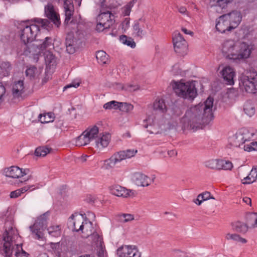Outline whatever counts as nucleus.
I'll list each match as a JSON object with an SVG mask.
<instances>
[{
	"label": "nucleus",
	"instance_id": "cd10ccee",
	"mask_svg": "<svg viewBox=\"0 0 257 257\" xmlns=\"http://www.w3.org/2000/svg\"><path fill=\"white\" fill-rule=\"evenodd\" d=\"M24 82L22 80L15 82L12 87V94L14 97H19L23 92Z\"/></svg>",
	"mask_w": 257,
	"mask_h": 257
},
{
	"label": "nucleus",
	"instance_id": "1a4fd4ad",
	"mask_svg": "<svg viewBox=\"0 0 257 257\" xmlns=\"http://www.w3.org/2000/svg\"><path fill=\"white\" fill-rule=\"evenodd\" d=\"M253 133L245 128L239 130L230 140V144L235 147H240L246 142L249 141Z\"/></svg>",
	"mask_w": 257,
	"mask_h": 257
},
{
	"label": "nucleus",
	"instance_id": "a211bd4d",
	"mask_svg": "<svg viewBox=\"0 0 257 257\" xmlns=\"http://www.w3.org/2000/svg\"><path fill=\"white\" fill-rule=\"evenodd\" d=\"M45 15L57 27L60 26L61 21L59 15L55 11L52 4H48L45 7Z\"/></svg>",
	"mask_w": 257,
	"mask_h": 257
},
{
	"label": "nucleus",
	"instance_id": "6e6552de",
	"mask_svg": "<svg viewBox=\"0 0 257 257\" xmlns=\"http://www.w3.org/2000/svg\"><path fill=\"white\" fill-rule=\"evenodd\" d=\"M137 152V150L134 149H128L125 151L117 152L109 159L104 161V167L106 169L113 168L122 160L134 157Z\"/></svg>",
	"mask_w": 257,
	"mask_h": 257
},
{
	"label": "nucleus",
	"instance_id": "680f3d73",
	"mask_svg": "<svg viewBox=\"0 0 257 257\" xmlns=\"http://www.w3.org/2000/svg\"><path fill=\"white\" fill-rule=\"evenodd\" d=\"M244 150L248 152H250L251 151H253L252 143H250L249 144L244 145L243 146Z\"/></svg>",
	"mask_w": 257,
	"mask_h": 257
},
{
	"label": "nucleus",
	"instance_id": "473e14b6",
	"mask_svg": "<svg viewBox=\"0 0 257 257\" xmlns=\"http://www.w3.org/2000/svg\"><path fill=\"white\" fill-rule=\"evenodd\" d=\"M39 121L42 123H49L52 122L55 118L54 114L52 112H48L45 113H41L38 116Z\"/></svg>",
	"mask_w": 257,
	"mask_h": 257
},
{
	"label": "nucleus",
	"instance_id": "09e8293b",
	"mask_svg": "<svg viewBox=\"0 0 257 257\" xmlns=\"http://www.w3.org/2000/svg\"><path fill=\"white\" fill-rule=\"evenodd\" d=\"M139 89V87L137 85H133L127 84L121 87V89L125 90L127 91L132 92Z\"/></svg>",
	"mask_w": 257,
	"mask_h": 257
},
{
	"label": "nucleus",
	"instance_id": "69168bd1",
	"mask_svg": "<svg viewBox=\"0 0 257 257\" xmlns=\"http://www.w3.org/2000/svg\"><path fill=\"white\" fill-rule=\"evenodd\" d=\"M5 87L3 85L0 84V100L1 99L3 95L5 93Z\"/></svg>",
	"mask_w": 257,
	"mask_h": 257
},
{
	"label": "nucleus",
	"instance_id": "bf43d9fd",
	"mask_svg": "<svg viewBox=\"0 0 257 257\" xmlns=\"http://www.w3.org/2000/svg\"><path fill=\"white\" fill-rule=\"evenodd\" d=\"M177 10L182 15H187V9L185 7L183 6L177 7Z\"/></svg>",
	"mask_w": 257,
	"mask_h": 257
},
{
	"label": "nucleus",
	"instance_id": "aec40b11",
	"mask_svg": "<svg viewBox=\"0 0 257 257\" xmlns=\"http://www.w3.org/2000/svg\"><path fill=\"white\" fill-rule=\"evenodd\" d=\"M174 50L176 53H181L186 49V42L181 34L176 32L173 37Z\"/></svg>",
	"mask_w": 257,
	"mask_h": 257
},
{
	"label": "nucleus",
	"instance_id": "f03ea898",
	"mask_svg": "<svg viewBox=\"0 0 257 257\" xmlns=\"http://www.w3.org/2000/svg\"><path fill=\"white\" fill-rule=\"evenodd\" d=\"M5 227L2 241L5 257H18L20 255L28 257L29 254L23 249L20 236L17 230L13 226L12 222H6Z\"/></svg>",
	"mask_w": 257,
	"mask_h": 257
},
{
	"label": "nucleus",
	"instance_id": "3c124183",
	"mask_svg": "<svg viewBox=\"0 0 257 257\" xmlns=\"http://www.w3.org/2000/svg\"><path fill=\"white\" fill-rule=\"evenodd\" d=\"M200 199H202L203 201H204L209 199H214V198L213 196H211L210 192H205L198 195V200Z\"/></svg>",
	"mask_w": 257,
	"mask_h": 257
},
{
	"label": "nucleus",
	"instance_id": "a19ab883",
	"mask_svg": "<svg viewBox=\"0 0 257 257\" xmlns=\"http://www.w3.org/2000/svg\"><path fill=\"white\" fill-rule=\"evenodd\" d=\"M48 233L53 237H58L60 235L61 231L59 225L52 226L47 228Z\"/></svg>",
	"mask_w": 257,
	"mask_h": 257
},
{
	"label": "nucleus",
	"instance_id": "4468645a",
	"mask_svg": "<svg viewBox=\"0 0 257 257\" xmlns=\"http://www.w3.org/2000/svg\"><path fill=\"white\" fill-rule=\"evenodd\" d=\"M239 42L227 40L222 44V52L227 59L235 60Z\"/></svg>",
	"mask_w": 257,
	"mask_h": 257
},
{
	"label": "nucleus",
	"instance_id": "a18cd8bd",
	"mask_svg": "<svg viewBox=\"0 0 257 257\" xmlns=\"http://www.w3.org/2000/svg\"><path fill=\"white\" fill-rule=\"evenodd\" d=\"M134 219L133 215L131 214H122L118 216V221L122 223H125Z\"/></svg>",
	"mask_w": 257,
	"mask_h": 257
},
{
	"label": "nucleus",
	"instance_id": "603ef678",
	"mask_svg": "<svg viewBox=\"0 0 257 257\" xmlns=\"http://www.w3.org/2000/svg\"><path fill=\"white\" fill-rule=\"evenodd\" d=\"M142 180V187L148 186L154 182L153 178H145Z\"/></svg>",
	"mask_w": 257,
	"mask_h": 257
},
{
	"label": "nucleus",
	"instance_id": "58836bf2",
	"mask_svg": "<svg viewBox=\"0 0 257 257\" xmlns=\"http://www.w3.org/2000/svg\"><path fill=\"white\" fill-rule=\"evenodd\" d=\"M119 39L122 43L131 47L132 48H134L136 47V43L131 38H128L125 35H121L120 36Z\"/></svg>",
	"mask_w": 257,
	"mask_h": 257
},
{
	"label": "nucleus",
	"instance_id": "a878e982",
	"mask_svg": "<svg viewBox=\"0 0 257 257\" xmlns=\"http://www.w3.org/2000/svg\"><path fill=\"white\" fill-rule=\"evenodd\" d=\"M144 21L140 19L137 21H135L133 25V34L135 37H137L142 39L146 34V32L143 30L144 27Z\"/></svg>",
	"mask_w": 257,
	"mask_h": 257
},
{
	"label": "nucleus",
	"instance_id": "20e7f679",
	"mask_svg": "<svg viewBox=\"0 0 257 257\" xmlns=\"http://www.w3.org/2000/svg\"><path fill=\"white\" fill-rule=\"evenodd\" d=\"M38 24L28 25L24 23L20 29V36L24 44L33 42L36 39L39 31L40 27L47 30H49L52 27L50 21L48 19H36L35 20Z\"/></svg>",
	"mask_w": 257,
	"mask_h": 257
},
{
	"label": "nucleus",
	"instance_id": "0eeeda50",
	"mask_svg": "<svg viewBox=\"0 0 257 257\" xmlns=\"http://www.w3.org/2000/svg\"><path fill=\"white\" fill-rule=\"evenodd\" d=\"M84 133L86 135L90 142H93V145L99 149H102L107 147L110 140L109 134H105L98 136V128L96 125L88 127Z\"/></svg>",
	"mask_w": 257,
	"mask_h": 257
},
{
	"label": "nucleus",
	"instance_id": "b1692460",
	"mask_svg": "<svg viewBox=\"0 0 257 257\" xmlns=\"http://www.w3.org/2000/svg\"><path fill=\"white\" fill-rule=\"evenodd\" d=\"M225 83L228 85L234 84L233 78L235 76V72L233 68L230 66H225L220 72Z\"/></svg>",
	"mask_w": 257,
	"mask_h": 257
},
{
	"label": "nucleus",
	"instance_id": "393cba45",
	"mask_svg": "<svg viewBox=\"0 0 257 257\" xmlns=\"http://www.w3.org/2000/svg\"><path fill=\"white\" fill-rule=\"evenodd\" d=\"M113 17L114 16L109 11H106L102 12L98 15L97 21L102 22L105 28H110L114 22Z\"/></svg>",
	"mask_w": 257,
	"mask_h": 257
},
{
	"label": "nucleus",
	"instance_id": "79ce46f5",
	"mask_svg": "<svg viewBox=\"0 0 257 257\" xmlns=\"http://www.w3.org/2000/svg\"><path fill=\"white\" fill-rule=\"evenodd\" d=\"M134 108V106L126 102H119L118 109L123 112H128L132 111Z\"/></svg>",
	"mask_w": 257,
	"mask_h": 257
},
{
	"label": "nucleus",
	"instance_id": "9b49d317",
	"mask_svg": "<svg viewBox=\"0 0 257 257\" xmlns=\"http://www.w3.org/2000/svg\"><path fill=\"white\" fill-rule=\"evenodd\" d=\"M257 73L252 72L249 75L241 76V83L244 87L246 92L255 93L257 90Z\"/></svg>",
	"mask_w": 257,
	"mask_h": 257
},
{
	"label": "nucleus",
	"instance_id": "8fccbe9b",
	"mask_svg": "<svg viewBox=\"0 0 257 257\" xmlns=\"http://www.w3.org/2000/svg\"><path fill=\"white\" fill-rule=\"evenodd\" d=\"M45 55L46 62L50 64L55 62V56L50 51L48 50L45 53Z\"/></svg>",
	"mask_w": 257,
	"mask_h": 257
},
{
	"label": "nucleus",
	"instance_id": "5701e85b",
	"mask_svg": "<svg viewBox=\"0 0 257 257\" xmlns=\"http://www.w3.org/2000/svg\"><path fill=\"white\" fill-rule=\"evenodd\" d=\"M94 242L96 245V254L97 257H106L102 238L98 234H93Z\"/></svg>",
	"mask_w": 257,
	"mask_h": 257
},
{
	"label": "nucleus",
	"instance_id": "de8ad7c7",
	"mask_svg": "<svg viewBox=\"0 0 257 257\" xmlns=\"http://www.w3.org/2000/svg\"><path fill=\"white\" fill-rule=\"evenodd\" d=\"M37 71V69L35 66H33L29 67L26 70V76L29 77L30 79L34 78Z\"/></svg>",
	"mask_w": 257,
	"mask_h": 257
},
{
	"label": "nucleus",
	"instance_id": "ddd939ff",
	"mask_svg": "<svg viewBox=\"0 0 257 257\" xmlns=\"http://www.w3.org/2000/svg\"><path fill=\"white\" fill-rule=\"evenodd\" d=\"M2 175L5 177H31L33 173L29 169H23L17 166L6 167L1 171Z\"/></svg>",
	"mask_w": 257,
	"mask_h": 257
},
{
	"label": "nucleus",
	"instance_id": "6e6d98bb",
	"mask_svg": "<svg viewBox=\"0 0 257 257\" xmlns=\"http://www.w3.org/2000/svg\"><path fill=\"white\" fill-rule=\"evenodd\" d=\"M21 195V194L20 193V191L19 189H17L15 191L11 192L10 195V197L11 198H16Z\"/></svg>",
	"mask_w": 257,
	"mask_h": 257
},
{
	"label": "nucleus",
	"instance_id": "423d86ee",
	"mask_svg": "<svg viewBox=\"0 0 257 257\" xmlns=\"http://www.w3.org/2000/svg\"><path fill=\"white\" fill-rule=\"evenodd\" d=\"M172 85L176 95L185 99L193 100L197 95V89L193 82L173 81Z\"/></svg>",
	"mask_w": 257,
	"mask_h": 257
},
{
	"label": "nucleus",
	"instance_id": "ea45409f",
	"mask_svg": "<svg viewBox=\"0 0 257 257\" xmlns=\"http://www.w3.org/2000/svg\"><path fill=\"white\" fill-rule=\"evenodd\" d=\"M226 239L227 240L231 239L236 242H240L242 243L246 242V240L245 238L241 237L238 234H230L227 233L226 235Z\"/></svg>",
	"mask_w": 257,
	"mask_h": 257
},
{
	"label": "nucleus",
	"instance_id": "dca6fc26",
	"mask_svg": "<svg viewBox=\"0 0 257 257\" xmlns=\"http://www.w3.org/2000/svg\"><path fill=\"white\" fill-rule=\"evenodd\" d=\"M235 60H244L248 58L253 49L252 46L245 42H239Z\"/></svg>",
	"mask_w": 257,
	"mask_h": 257
},
{
	"label": "nucleus",
	"instance_id": "c756f323",
	"mask_svg": "<svg viewBox=\"0 0 257 257\" xmlns=\"http://www.w3.org/2000/svg\"><path fill=\"white\" fill-rule=\"evenodd\" d=\"M256 109L254 103L250 100L246 101L243 105V111L249 117H251L255 113Z\"/></svg>",
	"mask_w": 257,
	"mask_h": 257
},
{
	"label": "nucleus",
	"instance_id": "412c9836",
	"mask_svg": "<svg viewBox=\"0 0 257 257\" xmlns=\"http://www.w3.org/2000/svg\"><path fill=\"white\" fill-rule=\"evenodd\" d=\"M24 54L25 55H32L33 56L37 55L41 53L39 48L38 40H34L33 42L27 44H24L23 46Z\"/></svg>",
	"mask_w": 257,
	"mask_h": 257
},
{
	"label": "nucleus",
	"instance_id": "052dcab7",
	"mask_svg": "<svg viewBox=\"0 0 257 257\" xmlns=\"http://www.w3.org/2000/svg\"><path fill=\"white\" fill-rule=\"evenodd\" d=\"M144 179H145V178H136L134 180V182L138 186H142V180Z\"/></svg>",
	"mask_w": 257,
	"mask_h": 257
},
{
	"label": "nucleus",
	"instance_id": "864d4df0",
	"mask_svg": "<svg viewBox=\"0 0 257 257\" xmlns=\"http://www.w3.org/2000/svg\"><path fill=\"white\" fill-rule=\"evenodd\" d=\"M80 81H72L71 83L66 85L64 88H63V90L64 91L65 90L68 89V88H71V87H74V88H77V87H78L80 85Z\"/></svg>",
	"mask_w": 257,
	"mask_h": 257
},
{
	"label": "nucleus",
	"instance_id": "9d476101",
	"mask_svg": "<svg viewBox=\"0 0 257 257\" xmlns=\"http://www.w3.org/2000/svg\"><path fill=\"white\" fill-rule=\"evenodd\" d=\"M47 223V218L46 214H44L38 217L35 223L30 226L32 233L35 235V238L42 239L44 238L43 231L46 228Z\"/></svg>",
	"mask_w": 257,
	"mask_h": 257
},
{
	"label": "nucleus",
	"instance_id": "c9c22d12",
	"mask_svg": "<svg viewBox=\"0 0 257 257\" xmlns=\"http://www.w3.org/2000/svg\"><path fill=\"white\" fill-rule=\"evenodd\" d=\"M233 167V164L230 161L220 159L218 170L230 171L232 169Z\"/></svg>",
	"mask_w": 257,
	"mask_h": 257
},
{
	"label": "nucleus",
	"instance_id": "2eb2a0df",
	"mask_svg": "<svg viewBox=\"0 0 257 257\" xmlns=\"http://www.w3.org/2000/svg\"><path fill=\"white\" fill-rule=\"evenodd\" d=\"M109 190L112 194L119 197H134L137 194L135 191L127 189L118 185H115L109 187Z\"/></svg>",
	"mask_w": 257,
	"mask_h": 257
},
{
	"label": "nucleus",
	"instance_id": "72a5a7b5",
	"mask_svg": "<svg viewBox=\"0 0 257 257\" xmlns=\"http://www.w3.org/2000/svg\"><path fill=\"white\" fill-rule=\"evenodd\" d=\"M11 69V65L9 62H3L0 64V75L6 76L9 74Z\"/></svg>",
	"mask_w": 257,
	"mask_h": 257
},
{
	"label": "nucleus",
	"instance_id": "4be33fe9",
	"mask_svg": "<svg viewBox=\"0 0 257 257\" xmlns=\"http://www.w3.org/2000/svg\"><path fill=\"white\" fill-rule=\"evenodd\" d=\"M224 15L228 16L227 19H228L229 25L233 27L232 30L235 29L241 21V15L237 11H232Z\"/></svg>",
	"mask_w": 257,
	"mask_h": 257
},
{
	"label": "nucleus",
	"instance_id": "6ab92c4d",
	"mask_svg": "<svg viewBox=\"0 0 257 257\" xmlns=\"http://www.w3.org/2000/svg\"><path fill=\"white\" fill-rule=\"evenodd\" d=\"M228 16L224 15L220 16L216 21L215 28L221 33H226L232 31V26H231L227 19Z\"/></svg>",
	"mask_w": 257,
	"mask_h": 257
},
{
	"label": "nucleus",
	"instance_id": "f704fd0d",
	"mask_svg": "<svg viewBox=\"0 0 257 257\" xmlns=\"http://www.w3.org/2000/svg\"><path fill=\"white\" fill-rule=\"evenodd\" d=\"M90 143L89 139L87 137L86 135L85 134L84 132L82 134L77 138L76 141V144L77 146H85Z\"/></svg>",
	"mask_w": 257,
	"mask_h": 257
},
{
	"label": "nucleus",
	"instance_id": "c03bdc74",
	"mask_svg": "<svg viewBox=\"0 0 257 257\" xmlns=\"http://www.w3.org/2000/svg\"><path fill=\"white\" fill-rule=\"evenodd\" d=\"M50 152L49 148L45 147H40L36 148L35 154L37 156L44 157Z\"/></svg>",
	"mask_w": 257,
	"mask_h": 257
},
{
	"label": "nucleus",
	"instance_id": "37998d69",
	"mask_svg": "<svg viewBox=\"0 0 257 257\" xmlns=\"http://www.w3.org/2000/svg\"><path fill=\"white\" fill-rule=\"evenodd\" d=\"M137 2V0H132L122 8V13L124 16H127L130 15L132 8Z\"/></svg>",
	"mask_w": 257,
	"mask_h": 257
},
{
	"label": "nucleus",
	"instance_id": "e433bc0d",
	"mask_svg": "<svg viewBox=\"0 0 257 257\" xmlns=\"http://www.w3.org/2000/svg\"><path fill=\"white\" fill-rule=\"evenodd\" d=\"M220 159H211L205 162V166L210 169L219 170Z\"/></svg>",
	"mask_w": 257,
	"mask_h": 257
},
{
	"label": "nucleus",
	"instance_id": "39448f33",
	"mask_svg": "<svg viewBox=\"0 0 257 257\" xmlns=\"http://www.w3.org/2000/svg\"><path fill=\"white\" fill-rule=\"evenodd\" d=\"M67 224L69 228L73 231H81L85 234L84 237L87 238L92 234L94 240L93 234L96 233H94L92 222L89 221L83 223L82 217L80 214L77 213L72 214L68 219Z\"/></svg>",
	"mask_w": 257,
	"mask_h": 257
},
{
	"label": "nucleus",
	"instance_id": "5fc2aeb1",
	"mask_svg": "<svg viewBox=\"0 0 257 257\" xmlns=\"http://www.w3.org/2000/svg\"><path fill=\"white\" fill-rule=\"evenodd\" d=\"M256 178H243L241 182L243 184H249L256 181Z\"/></svg>",
	"mask_w": 257,
	"mask_h": 257
},
{
	"label": "nucleus",
	"instance_id": "4c0bfd02",
	"mask_svg": "<svg viewBox=\"0 0 257 257\" xmlns=\"http://www.w3.org/2000/svg\"><path fill=\"white\" fill-rule=\"evenodd\" d=\"M96 58L99 63L106 64L108 60V55L103 51H98L96 52Z\"/></svg>",
	"mask_w": 257,
	"mask_h": 257
},
{
	"label": "nucleus",
	"instance_id": "bb28decb",
	"mask_svg": "<svg viewBox=\"0 0 257 257\" xmlns=\"http://www.w3.org/2000/svg\"><path fill=\"white\" fill-rule=\"evenodd\" d=\"M233 0H210L209 6L211 8H218L221 10L226 9Z\"/></svg>",
	"mask_w": 257,
	"mask_h": 257
},
{
	"label": "nucleus",
	"instance_id": "338daca9",
	"mask_svg": "<svg viewBox=\"0 0 257 257\" xmlns=\"http://www.w3.org/2000/svg\"><path fill=\"white\" fill-rule=\"evenodd\" d=\"M243 201L244 203L247 204L251 205V200L250 198L247 197H245L243 198Z\"/></svg>",
	"mask_w": 257,
	"mask_h": 257
},
{
	"label": "nucleus",
	"instance_id": "7c9ffc66",
	"mask_svg": "<svg viewBox=\"0 0 257 257\" xmlns=\"http://www.w3.org/2000/svg\"><path fill=\"white\" fill-rule=\"evenodd\" d=\"M246 223L248 228H257V213H250L246 215Z\"/></svg>",
	"mask_w": 257,
	"mask_h": 257
},
{
	"label": "nucleus",
	"instance_id": "4d7b16f0",
	"mask_svg": "<svg viewBox=\"0 0 257 257\" xmlns=\"http://www.w3.org/2000/svg\"><path fill=\"white\" fill-rule=\"evenodd\" d=\"M108 28H105L102 23L99 21L96 25V30L98 32H101L103 31L104 29Z\"/></svg>",
	"mask_w": 257,
	"mask_h": 257
},
{
	"label": "nucleus",
	"instance_id": "f8f14e48",
	"mask_svg": "<svg viewBox=\"0 0 257 257\" xmlns=\"http://www.w3.org/2000/svg\"><path fill=\"white\" fill-rule=\"evenodd\" d=\"M76 35L77 37H75L72 32H70L66 36L65 45L66 51L69 54L75 53L76 49H78L81 44V39L83 35L78 32L76 33Z\"/></svg>",
	"mask_w": 257,
	"mask_h": 257
},
{
	"label": "nucleus",
	"instance_id": "f3484780",
	"mask_svg": "<svg viewBox=\"0 0 257 257\" xmlns=\"http://www.w3.org/2000/svg\"><path fill=\"white\" fill-rule=\"evenodd\" d=\"M119 257H141V253L135 246L122 245L117 250Z\"/></svg>",
	"mask_w": 257,
	"mask_h": 257
},
{
	"label": "nucleus",
	"instance_id": "0e129e2a",
	"mask_svg": "<svg viewBox=\"0 0 257 257\" xmlns=\"http://www.w3.org/2000/svg\"><path fill=\"white\" fill-rule=\"evenodd\" d=\"M86 200L89 203H93L95 202L96 198L93 196L89 195L87 197Z\"/></svg>",
	"mask_w": 257,
	"mask_h": 257
},
{
	"label": "nucleus",
	"instance_id": "13d9d810",
	"mask_svg": "<svg viewBox=\"0 0 257 257\" xmlns=\"http://www.w3.org/2000/svg\"><path fill=\"white\" fill-rule=\"evenodd\" d=\"M246 177H257V167L252 168Z\"/></svg>",
	"mask_w": 257,
	"mask_h": 257
},
{
	"label": "nucleus",
	"instance_id": "49530a36",
	"mask_svg": "<svg viewBox=\"0 0 257 257\" xmlns=\"http://www.w3.org/2000/svg\"><path fill=\"white\" fill-rule=\"evenodd\" d=\"M119 102L114 100H112L105 103L103 105V108L105 109H118Z\"/></svg>",
	"mask_w": 257,
	"mask_h": 257
},
{
	"label": "nucleus",
	"instance_id": "e2e57ef3",
	"mask_svg": "<svg viewBox=\"0 0 257 257\" xmlns=\"http://www.w3.org/2000/svg\"><path fill=\"white\" fill-rule=\"evenodd\" d=\"M33 186H25V187H24L21 189H19V190L20 191V193L22 194L25 192H26V191H27L28 190H33L34 188H32L31 189V188L33 187Z\"/></svg>",
	"mask_w": 257,
	"mask_h": 257
},
{
	"label": "nucleus",
	"instance_id": "c85d7f7f",
	"mask_svg": "<svg viewBox=\"0 0 257 257\" xmlns=\"http://www.w3.org/2000/svg\"><path fill=\"white\" fill-rule=\"evenodd\" d=\"M38 44L41 52L47 49L49 51L54 48L53 40L51 37H46L42 42L41 41H38Z\"/></svg>",
	"mask_w": 257,
	"mask_h": 257
},
{
	"label": "nucleus",
	"instance_id": "f257e3e1",
	"mask_svg": "<svg viewBox=\"0 0 257 257\" xmlns=\"http://www.w3.org/2000/svg\"><path fill=\"white\" fill-rule=\"evenodd\" d=\"M213 98L209 97L204 103H199L188 109L181 119L184 127L195 130L209 123L213 118Z\"/></svg>",
	"mask_w": 257,
	"mask_h": 257
},
{
	"label": "nucleus",
	"instance_id": "7ed1b4c3",
	"mask_svg": "<svg viewBox=\"0 0 257 257\" xmlns=\"http://www.w3.org/2000/svg\"><path fill=\"white\" fill-rule=\"evenodd\" d=\"M167 106L163 99H157L153 103V110L155 113L149 116L143 120V125L148 128L150 134H157L160 133L162 126L166 123L164 113L167 111Z\"/></svg>",
	"mask_w": 257,
	"mask_h": 257
},
{
	"label": "nucleus",
	"instance_id": "774afa93",
	"mask_svg": "<svg viewBox=\"0 0 257 257\" xmlns=\"http://www.w3.org/2000/svg\"><path fill=\"white\" fill-rule=\"evenodd\" d=\"M182 31L185 34L192 36L193 35V33L189 30H188L187 29L183 28H182Z\"/></svg>",
	"mask_w": 257,
	"mask_h": 257
},
{
	"label": "nucleus",
	"instance_id": "2f4dec72",
	"mask_svg": "<svg viewBox=\"0 0 257 257\" xmlns=\"http://www.w3.org/2000/svg\"><path fill=\"white\" fill-rule=\"evenodd\" d=\"M232 226L234 230L242 233L246 232L248 228L247 223L240 221L234 222L232 224Z\"/></svg>",
	"mask_w": 257,
	"mask_h": 257
}]
</instances>
